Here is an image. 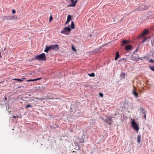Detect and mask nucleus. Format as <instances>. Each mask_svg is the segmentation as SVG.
<instances>
[{
	"instance_id": "9d476101",
	"label": "nucleus",
	"mask_w": 154,
	"mask_h": 154,
	"mask_svg": "<svg viewBox=\"0 0 154 154\" xmlns=\"http://www.w3.org/2000/svg\"><path fill=\"white\" fill-rule=\"evenodd\" d=\"M128 59L127 57H126L125 58H121L118 61L119 62H121L122 63H125L126 61H127L128 60Z\"/></svg>"
},
{
	"instance_id": "49530a36",
	"label": "nucleus",
	"mask_w": 154,
	"mask_h": 154,
	"mask_svg": "<svg viewBox=\"0 0 154 154\" xmlns=\"http://www.w3.org/2000/svg\"><path fill=\"white\" fill-rule=\"evenodd\" d=\"M5 103H6L7 104L8 103L7 101H6L5 102Z\"/></svg>"
},
{
	"instance_id": "bb28decb",
	"label": "nucleus",
	"mask_w": 154,
	"mask_h": 154,
	"mask_svg": "<svg viewBox=\"0 0 154 154\" xmlns=\"http://www.w3.org/2000/svg\"><path fill=\"white\" fill-rule=\"evenodd\" d=\"M143 59H145L146 60H148V58L146 56H144L140 57V60H143Z\"/></svg>"
},
{
	"instance_id": "4468645a",
	"label": "nucleus",
	"mask_w": 154,
	"mask_h": 154,
	"mask_svg": "<svg viewBox=\"0 0 154 154\" xmlns=\"http://www.w3.org/2000/svg\"><path fill=\"white\" fill-rule=\"evenodd\" d=\"M120 57V55L119 54V52L118 51H117L116 53V57L115 58V60L116 61Z\"/></svg>"
},
{
	"instance_id": "dca6fc26",
	"label": "nucleus",
	"mask_w": 154,
	"mask_h": 154,
	"mask_svg": "<svg viewBox=\"0 0 154 154\" xmlns=\"http://www.w3.org/2000/svg\"><path fill=\"white\" fill-rule=\"evenodd\" d=\"M78 0H75L74 2V3L73 4H70L69 5H68V7H74L75 6Z\"/></svg>"
},
{
	"instance_id": "58836bf2",
	"label": "nucleus",
	"mask_w": 154,
	"mask_h": 154,
	"mask_svg": "<svg viewBox=\"0 0 154 154\" xmlns=\"http://www.w3.org/2000/svg\"><path fill=\"white\" fill-rule=\"evenodd\" d=\"M71 2L72 3L71 4H73L74 3V0H70Z\"/></svg>"
},
{
	"instance_id": "9b49d317",
	"label": "nucleus",
	"mask_w": 154,
	"mask_h": 154,
	"mask_svg": "<svg viewBox=\"0 0 154 154\" xmlns=\"http://www.w3.org/2000/svg\"><path fill=\"white\" fill-rule=\"evenodd\" d=\"M4 19L8 20H14V17L11 16H6L4 17Z\"/></svg>"
},
{
	"instance_id": "2eb2a0df",
	"label": "nucleus",
	"mask_w": 154,
	"mask_h": 154,
	"mask_svg": "<svg viewBox=\"0 0 154 154\" xmlns=\"http://www.w3.org/2000/svg\"><path fill=\"white\" fill-rule=\"evenodd\" d=\"M71 20V16L69 15L67 17V21L65 23V24H67L69 22H70V20Z\"/></svg>"
},
{
	"instance_id": "c85d7f7f",
	"label": "nucleus",
	"mask_w": 154,
	"mask_h": 154,
	"mask_svg": "<svg viewBox=\"0 0 154 154\" xmlns=\"http://www.w3.org/2000/svg\"><path fill=\"white\" fill-rule=\"evenodd\" d=\"M12 117L13 118H21L22 116L21 115H20V116H18L17 115V116H13Z\"/></svg>"
},
{
	"instance_id": "ddd939ff",
	"label": "nucleus",
	"mask_w": 154,
	"mask_h": 154,
	"mask_svg": "<svg viewBox=\"0 0 154 154\" xmlns=\"http://www.w3.org/2000/svg\"><path fill=\"white\" fill-rule=\"evenodd\" d=\"M132 48V46L130 45H126L125 47V49L127 51H128L131 50Z\"/></svg>"
},
{
	"instance_id": "f8f14e48",
	"label": "nucleus",
	"mask_w": 154,
	"mask_h": 154,
	"mask_svg": "<svg viewBox=\"0 0 154 154\" xmlns=\"http://www.w3.org/2000/svg\"><path fill=\"white\" fill-rule=\"evenodd\" d=\"M51 49V45L49 46H48L47 45H46L45 46V49L44 50V51L45 52H48L49 50Z\"/></svg>"
},
{
	"instance_id": "2f4dec72",
	"label": "nucleus",
	"mask_w": 154,
	"mask_h": 154,
	"mask_svg": "<svg viewBox=\"0 0 154 154\" xmlns=\"http://www.w3.org/2000/svg\"><path fill=\"white\" fill-rule=\"evenodd\" d=\"M29 107H32V106L31 105H30V104H29V105H27L26 106H25V108L26 109V108H27Z\"/></svg>"
},
{
	"instance_id": "4be33fe9",
	"label": "nucleus",
	"mask_w": 154,
	"mask_h": 154,
	"mask_svg": "<svg viewBox=\"0 0 154 154\" xmlns=\"http://www.w3.org/2000/svg\"><path fill=\"white\" fill-rule=\"evenodd\" d=\"M125 74V73L122 72L120 75V77L122 78H124Z\"/></svg>"
},
{
	"instance_id": "6e6552de",
	"label": "nucleus",
	"mask_w": 154,
	"mask_h": 154,
	"mask_svg": "<svg viewBox=\"0 0 154 154\" xmlns=\"http://www.w3.org/2000/svg\"><path fill=\"white\" fill-rule=\"evenodd\" d=\"M85 135H82L81 137H78V140L79 143H83L85 140Z\"/></svg>"
},
{
	"instance_id": "7c9ffc66",
	"label": "nucleus",
	"mask_w": 154,
	"mask_h": 154,
	"mask_svg": "<svg viewBox=\"0 0 154 154\" xmlns=\"http://www.w3.org/2000/svg\"><path fill=\"white\" fill-rule=\"evenodd\" d=\"M42 79V78L41 77V78H38V79H32V81H37L38 80H39L41 79Z\"/></svg>"
},
{
	"instance_id": "4c0bfd02",
	"label": "nucleus",
	"mask_w": 154,
	"mask_h": 154,
	"mask_svg": "<svg viewBox=\"0 0 154 154\" xmlns=\"http://www.w3.org/2000/svg\"><path fill=\"white\" fill-rule=\"evenodd\" d=\"M149 62H154V60L151 59L149 60Z\"/></svg>"
},
{
	"instance_id": "72a5a7b5",
	"label": "nucleus",
	"mask_w": 154,
	"mask_h": 154,
	"mask_svg": "<svg viewBox=\"0 0 154 154\" xmlns=\"http://www.w3.org/2000/svg\"><path fill=\"white\" fill-rule=\"evenodd\" d=\"M100 96L101 97H103V94L102 93H99V94Z\"/></svg>"
},
{
	"instance_id": "a878e982",
	"label": "nucleus",
	"mask_w": 154,
	"mask_h": 154,
	"mask_svg": "<svg viewBox=\"0 0 154 154\" xmlns=\"http://www.w3.org/2000/svg\"><path fill=\"white\" fill-rule=\"evenodd\" d=\"M88 75L89 76L91 77H94L95 76V74L94 72H92L91 74L88 73Z\"/></svg>"
},
{
	"instance_id": "7ed1b4c3",
	"label": "nucleus",
	"mask_w": 154,
	"mask_h": 154,
	"mask_svg": "<svg viewBox=\"0 0 154 154\" xmlns=\"http://www.w3.org/2000/svg\"><path fill=\"white\" fill-rule=\"evenodd\" d=\"M35 59L38 60L45 61L46 60L45 54L44 53H42L39 55L36 56Z\"/></svg>"
},
{
	"instance_id": "3c124183",
	"label": "nucleus",
	"mask_w": 154,
	"mask_h": 154,
	"mask_svg": "<svg viewBox=\"0 0 154 154\" xmlns=\"http://www.w3.org/2000/svg\"><path fill=\"white\" fill-rule=\"evenodd\" d=\"M39 99V100H42V99Z\"/></svg>"
},
{
	"instance_id": "ea45409f",
	"label": "nucleus",
	"mask_w": 154,
	"mask_h": 154,
	"mask_svg": "<svg viewBox=\"0 0 154 154\" xmlns=\"http://www.w3.org/2000/svg\"><path fill=\"white\" fill-rule=\"evenodd\" d=\"M4 98H5V100H6L7 99V97H6V96H5L4 97Z\"/></svg>"
},
{
	"instance_id": "5701e85b",
	"label": "nucleus",
	"mask_w": 154,
	"mask_h": 154,
	"mask_svg": "<svg viewBox=\"0 0 154 154\" xmlns=\"http://www.w3.org/2000/svg\"><path fill=\"white\" fill-rule=\"evenodd\" d=\"M25 79L24 78H23L22 79H20L15 78V79H13V80H14L18 81H20V82H22L23 80V79Z\"/></svg>"
},
{
	"instance_id": "20e7f679",
	"label": "nucleus",
	"mask_w": 154,
	"mask_h": 154,
	"mask_svg": "<svg viewBox=\"0 0 154 154\" xmlns=\"http://www.w3.org/2000/svg\"><path fill=\"white\" fill-rule=\"evenodd\" d=\"M71 30V28H70V26L69 25L68 27H65L60 32L62 34L68 35L69 34V33L67 32H69Z\"/></svg>"
},
{
	"instance_id": "c03bdc74",
	"label": "nucleus",
	"mask_w": 154,
	"mask_h": 154,
	"mask_svg": "<svg viewBox=\"0 0 154 154\" xmlns=\"http://www.w3.org/2000/svg\"><path fill=\"white\" fill-rule=\"evenodd\" d=\"M28 96H29V97H30V96H31V94H29L28 95Z\"/></svg>"
},
{
	"instance_id": "37998d69",
	"label": "nucleus",
	"mask_w": 154,
	"mask_h": 154,
	"mask_svg": "<svg viewBox=\"0 0 154 154\" xmlns=\"http://www.w3.org/2000/svg\"><path fill=\"white\" fill-rule=\"evenodd\" d=\"M85 87H88V85H85Z\"/></svg>"
},
{
	"instance_id": "a211bd4d",
	"label": "nucleus",
	"mask_w": 154,
	"mask_h": 154,
	"mask_svg": "<svg viewBox=\"0 0 154 154\" xmlns=\"http://www.w3.org/2000/svg\"><path fill=\"white\" fill-rule=\"evenodd\" d=\"M137 142L139 144L140 142V134L139 135L137 136Z\"/></svg>"
},
{
	"instance_id": "de8ad7c7",
	"label": "nucleus",
	"mask_w": 154,
	"mask_h": 154,
	"mask_svg": "<svg viewBox=\"0 0 154 154\" xmlns=\"http://www.w3.org/2000/svg\"><path fill=\"white\" fill-rule=\"evenodd\" d=\"M33 100V99H32V100H30L29 101H32V100Z\"/></svg>"
},
{
	"instance_id": "423d86ee",
	"label": "nucleus",
	"mask_w": 154,
	"mask_h": 154,
	"mask_svg": "<svg viewBox=\"0 0 154 154\" xmlns=\"http://www.w3.org/2000/svg\"><path fill=\"white\" fill-rule=\"evenodd\" d=\"M131 124L132 127L135 130L137 131H138L139 129L138 125L134 120H132Z\"/></svg>"
},
{
	"instance_id": "e433bc0d",
	"label": "nucleus",
	"mask_w": 154,
	"mask_h": 154,
	"mask_svg": "<svg viewBox=\"0 0 154 154\" xmlns=\"http://www.w3.org/2000/svg\"><path fill=\"white\" fill-rule=\"evenodd\" d=\"M12 12L13 14H15L16 12V11L14 10H12Z\"/></svg>"
},
{
	"instance_id": "cd10ccee",
	"label": "nucleus",
	"mask_w": 154,
	"mask_h": 154,
	"mask_svg": "<svg viewBox=\"0 0 154 154\" xmlns=\"http://www.w3.org/2000/svg\"><path fill=\"white\" fill-rule=\"evenodd\" d=\"M74 144L75 146H78V149L79 150L80 149V147L79 146V144L77 142H75Z\"/></svg>"
},
{
	"instance_id": "473e14b6",
	"label": "nucleus",
	"mask_w": 154,
	"mask_h": 154,
	"mask_svg": "<svg viewBox=\"0 0 154 154\" xmlns=\"http://www.w3.org/2000/svg\"><path fill=\"white\" fill-rule=\"evenodd\" d=\"M140 58L139 57H136V61H138L140 59Z\"/></svg>"
},
{
	"instance_id": "f257e3e1",
	"label": "nucleus",
	"mask_w": 154,
	"mask_h": 154,
	"mask_svg": "<svg viewBox=\"0 0 154 154\" xmlns=\"http://www.w3.org/2000/svg\"><path fill=\"white\" fill-rule=\"evenodd\" d=\"M148 6L145 3L140 4L138 7L134 9V11H140L141 10H145L148 8Z\"/></svg>"
},
{
	"instance_id": "39448f33",
	"label": "nucleus",
	"mask_w": 154,
	"mask_h": 154,
	"mask_svg": "<svg viewBox=\"0 0 154 154\" xmlns=\"http://www.w3.org/2000/svg\"><path fill=\"white\" fill-rule=\"evenodd\" d=\"M139 109L140 110V115L142 117H144L145 120H146V111L144 109H143L142 107H140Z\"/></svg>"
},
{
	"instance_id": "0eeeda50",
	"label": "nucleus",
	"mask_w": 154,
	"mask_h": 154,
	"mask_svg": "<svg viewBox=\"0 0 154 154\" xmlns=\"http://www.w3.org/2000/svg\"><path fill=\"white\" fill-rule=\"evenodd\" d=\"M148 33V30L147 29H146L144 30L143 33L138 37V38H143L145 37V36Z\"/></svg>"
},
{
	"instance_id": "09e8293b",
	"label": "nucleus",
	"mask_w": 154,
	"mask_h": 154,
	"mask_svg": "<svg viewBox=\"0 0 154 154\" xmlns=\"http://www.w3.org/2000/svg\"><path fill=\"white\" fill-rule=\"evenodd\" d=\"M29 97H25V98H28Z\"/></svg>"
},
{
	"instance_id": "a19ab883",
	"label": "nucleus",
	"mask_w": 154,
	"mask_h": 154,
	"mask_svg": "<svg viewBox=\"0 0 154 154\" xmlns=\"http://www.w3.org/2000/svg\"><path fill=\"white\" fill-rule=\"evenodd\" d=\"M138 50L139 49H137L134 52H137L138 51Z\"/></svg>"
},
{
	"instance_id": "c9c22d12",
	"label": "nucleus",
	"mask_w": 154,
	"mask_h": 154,
	"mask_svg": "<svg viewBox=\"0 0 154 154\" xmlns=\"http://www.w3.org/2000/svg\"><path fill=\"white\" fill-rule=\"evenodd\" d=\"M53 19V18L52 17V16H51V17H50V18L49 19V21H50L52 20Z\"/></svg>"
},
{
	"instance_id": "6ab92c4d",
	"label": "nucleus",
	"mask_w": 154,
	"mask_h": 154,
	"mask_svg": "<svg viewBox=\"0 0 154 154\" xmlns=\"http://www.w3.org/2000/svg\"><path fill=\"white\" fill-rule=\"evenodd\" d=\"M129 42V41L127 40H123L122 41V45H125L127 44Z\"/></svg>"
},
{
	"instance_id": "aec40b11",
	"label": "nucleus",
	"mask_w": 154,
	"mask_h": 154,
	"mask_svg": "<svg viewBox=\"0 0 154 154\" xmlns=\"http://www.w3.org/2000/svg\"><path fill=\"white\" fill-rule=\"evenodd\" d=\"M148 38L145 37L144 38H143V39L141 42L142 43V44H143L144 43V42L147 40Z\"/></svg>"
},
{
	"instance_id": "1a4fd4ad",
	"label": "nucleus",
	"mask_w": 154,
	"mask_h": 154,
	"mask_svg": "<svg viewBox=\"0 0 154 154\" xmlns=\"http://www.w3.org/2000/svg\"><path fill=\"white\" fill-rule=\"evenodd\" d=\"M51 49L55 51H58L59 49V46L58 45L55 44L54 45H51Z\"/></svg>"
},
{
	"instance_id": "412c9836",
	"label": "nucleus",
	"mask_w": 154,
	"mask_h": 154,
	"mask_svg": "<svg viewBox=\"0 0 154 154\" xmlns=\"http://www.w3.org/2000/svg\"><path fill=\"white\" fill-rule=\"evenodd\" d=\"M71 27L72 29H74L75 28V25L74 22L72 21L71 25Z\"/></svg>"
},
{
	"instance_id": "f3484780",
	"label": "nucleus",
	"mask_w": 154,
	"mask_h": 154,
	"mask_svg": "<svg viewBox=\"0 0 154 154\" xmlns=\"http://www.w3.org/2000/svg\"><path fill=\"white\" fill-rule=\"evenodd\" d=\"M100 48H97L95 49V50H94L93 51H91V52L92 53H95L97 52L98 51H99L100 50Z\"/></svg>"
},
{
	"instance_id": "f704fd0d",
	"label": "nucleus",
	"mask_w": 154,
	"mask_h": 154,
	"mask_svg": "<svg viewBox=\"0 0 154 154\" xmlns=\"http://www.w3.org/2000/svg\"><path fill=\"white\" fill-rule=\"evenodd\" d=\"M72 50L75 51H76V50L74 48L73 46H72Z\"/></svg>"
},
{
	"instance_id": "b1692460",
	"label": "nucleus",
	"mask_w": 154,
	"mask_h": 154,
	"mask_svg": "<svg viewBox=\"0 0 154 154\" xmlns=\"http://www.w3.org/2000/svg\"><path fill=\"white\" fill-rule=\"evenodd\" d=\"M133 94L136 97H138V94L135 91H134L133 92Z\"/></svg>"
},
{
	"instance_id": "393cba45",
	"label": "nucleus",
	"mask_w": 154,
	"mask_h": 154,
	"mask_svg": "<svg viewBox=\"0 0 154 154\" xmlns=\"http://www.w3.org/2000/svg\"><path fill=\"white\" fill-rule=\"evenodd\" d=\"M131 59L133 61H136V57L134 55H132Z\"/></svg>"
},
{
	"instance_id": "c756f323",
	"label": "nucleus",
	"mask_w": 154,
	"mask_h": 154,
	"mask_svg": "<svg viewBox=\"0 0 154 154\" xmlns=\"http://www.w3.org/2000/svg\"><path fill=\"white\" fill-rule=\"evenodd\" d=\"M149 68L152 71H154V66H149Z\"/></svg>"
},
{
	"instance_id": "f03ea898",
	"label": "nucleus",
	"mask_w": 154,
	"mask_h": 154,
	"mask_svg": "<svg viewBox=\"0 0 154 154\" xmlns=\"http://www.w3.org/2000/svg\"><path fill=\"white\" fill-rule=\"evenodd\" d=\"M112 117L111 116H106L102 119L105 122L109 124V125H112L113 121H112Z\"/></svg>"
},
{
	"instance_id": "8fccbe9b",
	"label": "nucleus",
	"mask_w": 154,
	"mask_h": 154,
	"mask_svg": "<svg viewBox=\"0 0 154 154\" xmlns=\"http://www.w3.org/2000/svg\"><path fill=\"white\" fill-rule=\"evenodd\" d=\"M93 151H92V152H91V154H92V153H93Z\"/></svg>"
},
{
	"instance_id": "a18cd8bd",
	"label": "nucleus",
	"mask_w": 154,
	"mask_h": 154,
	"mask_svg": "<svg viewBox=\"0 0 154 154\" xmlns=\"http://www.w3.org/2000/svg\"><path fill=\"white\" fill-rule=\"evenodd\" d=\"M1 57V53H0V58Z\"/></svg>"
},
{
	"instance_id": "79ce46f5",
	"label": "nucleus",
	"mask_w": 154,
	"mask_h": 154,
	"mask_svg": "<svg viewBox=\"0 0 154 154\" xmlns=\"http://www.w3.org/2000/svg\"><path fill=\"white\" fill-rule=\"evenodd\" d=\"M27 81L28 82H30V81H32V79H29V80H28Z\"/></svg>"
}]
</instances>
